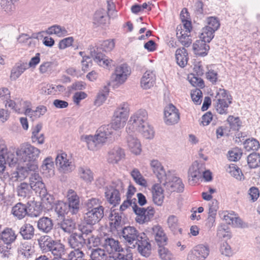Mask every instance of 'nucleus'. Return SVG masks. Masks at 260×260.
Wrapping results in <instances>:
<instances>
[{"label":"nucleus","instance_id":"1","mask_svg":"<svg viewBox=\"0 0 260 260\" xmlns=\"http://www.w3.org/2000/svg\"><path fill=\"white\" fill-rule=\"evenodd\" d=\"M121 236L130 248H138L139 252L145 257H148L151 253V244L148 242L144 233L140 234L133 226H127L120 231Z\"/></svg>","mask_w":260,"mask_h":260},{"label":"nucleus","instance_id":"2","mask_svg":"<svg viewBox=\"0 0 260 260\" xmlns=\"http://www.w3.org/2000/svg\"><path fill=\"white\" fill-rule=\"evenodd\" d=\"M115 46L113 40H106L101 42L98 45L90 48V54L94 60L100 66L108 67L112 60L107 58L103 52H110Z\"/></svg>","mask_w":260,"mask_h":260},{"label":"nucleus","instance_id":"3","mask_svg":"<svg viewBox=\"0 0 260 260\" xmlns=\"http://www.w3.org/2000/svg\"><path fill=\"white\" fill-rule=\"evenodd\" d=\"M17 156L22 161L34 162L39 157L40 150L28 143H24L16 150Z\"/></svg>","mask_w":260,"mask_h":260},{"label":"nucleus","instance_id":"4","mask_svg":"<svg viewBox=\"0 0 260 260\" xmlns=\"http://www.w3.org/2000/svg\"><path fill=\"white\" fill-rule=\"evenodd\" d=\"M148 114L144 109H140L131 116L128 122L126 132L131 133L147 122Z\"/></svg>","mask_w":260,"mask_h":260},{"label":"nucleus","instance_id":"5","mask_svg":"<svg viewBox=\"0 0 260 260\" xmlns=\"http://www.w3.org/2000/svg\"><path fill=\"white\" fill-rule=\"evenodd\" d=\"M134 200L133 210L137 215L136 221L140 224L150 221L154 214L155 211L153 208L152 207H148L147 208L139 207L136 203V199H134Z\"/></svg>","mask_w":260,"mask_h":260},{"label":"nucleus","instance_id":"6","mask_svg":"<svg viewBox=\"0 0 260 260\" xmlns=\"http://www.w3.org/2000/svg\"><path fill=\"white\" fill-rule=\"evenodd\" d=\"M28 206L22 203H17L12 209L13 215L18 219H23L26 215L31 217H38L40 214V211L31 212V209L27 210Z\"/></svg>","mask_w":260,"mask_h":260},{"label":"nucleus","instance_id":"7","mask_svg":"<svg viewBox=\"0 0 260 260\" xmlns=\"http://www.w3.org/2000/svg\"><path fill=\"white\" fill-rule=\"evenodd\" d=\"M104 215V208L102 206H98L93 209H88L84 214V220L90 224L94 225L101 220Z\"/></svg>","mask_w":260,"mask_h":260},{"label":"nucleus","instance_id":"8","mask_svg":"<svg viewBox=\"0 0 260 260\" xmlns=\"http://www.w3.org/2000/svg\"><path fill=\"white\" fill-rule=\"evenodd\" d=\"M130 74L131 70L129 67L123 63L116 68L114 73L111 76V79L118 84H122L125 82Z\"/></svg>","mask_w":260,"mask_h":260},{"label":"nucleus","instance_id":"9","mask_svg":"<svg viewBox=\"0 0 260 260\" xmlns=\"http://www.w3.org/2000/svg\"><path fill=\"white\" fill-rule=\"evenodd\" d=\"M209 251L207 245L199 244L189 252L187 260H205L208 256Z\"/></svg>","mask_w":260,"mask_h":260},{"label":"nucleus","instance_id":"10","mask_svg":"<svg viewBox=\"0 0 260 260\" xmlns=\"http://www.w3.org/2000/svg\"><path fill=\"white\" fill-rule=\"evenodd\" d=\"M164 181H165L164 186L170 192H181L184 190V184L181 179L177 177H171L169 175H168L167 179H165Z\"/></svg>","mask_w":260,"mask_h":260},{"label":"nucleus","instance_id":"11","mask_svg":"<svg viewBox=\"0 0 260 260\" xmlns=\"http://www.w3.org/2000/svg\"><path fill=\"white\" fill-rule=\"evenodd\" d=\"M164 116L165 123L167 125H173L177 123L180 118L178 110L172 104H170L165 107Z\"/></svg>","mask_w":260,"mask_h":260},{"label":"nucleus","instance_id":"12","mask_svg":"<svg viewBox=\"0 0 260 260\" xmlns=\"http://www.w3.org/2000/svg\"><path fill=\"white\" fill-rule=\"evenodd\" d=\"M68 200L67 204L69 212L73 215L77 214L80 208L79 198L72 189L69 190Z\"/></svg>","mask_w":260,"mask_h":260},{"label":"nucleus","instance_id":"13","mask_svg":"<svg viewBox=\"0 0 260 260\" xmlns=\"http://www.w3.org/2000/svg\"><path fill=\"white\" fill-rule=\"evenodd\" d=\"M111 229L112 231L116 230L117 232L121 231L123 228L122 226L125 222L122 217V213H118L114 210L111 211L109 216Z\"/></svg>","mask_w":260,"mask_h":260},{"label":"nucleus","instance_id":"14","mask_svg":"<svg viewBox=\"0 0 260 260\" xmlns=\"http://www.w3.org/2000/svg\"><path fill=\"white\" fill-rule=\"evenodd\" d=\"M102 246L107 252L108 254L122 251V248L120 247L118 240L108 236H104Z\"/></svg>","mask_w":260,"mask_h":260},{"label":"nucleus","instance_id":"15","mask_svg":"<svg viewBox=\"0 0 260 260\" xmlns=\"http://www.w3.org/2000/svg\"><path fill=\"white\" fill-rule=\"evenodd\" d=\"M55 161L56 166L59 167L64 173L71 172L75 168L72 162L69 161L67 158V154L65 153L57 154Z\"/></svg>","mask_w":260,"mask_h":260},{"label":"nucleus","instance_id":"16","mask_svg":"<svg viewBox=\"0 0 260 260\" xmlns=\"http://www.w3.org/2000/svg\"><path fill=\"white\" fill-rule=\"evenodd\" d=\"M98 134L95 135V142L97 147L106 142L107 139L112 134L113 131L109 125L101 126L97 131Z\"/></svg>","mask_w":260,"mask_h":260},{"label":"nucleus","instance_id":"17","mask_svg":"<svg viewBox=\"0 0 260 260\" xmlns=\"http://www.w3.org/2000/svg\"><path fill=\"white\" fill-rule=\"evenodd\" d=\"M127 133V136L126 139L128 148L133 153L136 155L140 154L142 151L140 141L134 135V132Z\"/></svg>","mask_w":260,"mask_h":260},{"label":"nucleus","instance_id":"18","mask_svg":"<svg viewBox=\"0 0 260 260\" xmlns=\"http://www.w3.org/2000/svg\"><path fill=\"white\" fill-rule=\"evenodd\" d=\"M70 246L75 249H81L86 244V238L77 232L73 233L69 237Z\"/></svg>","mask_w":260,"mask_h":260},{"label":"nucleus","instance_id":"19","mask_svg":"<svg viewBox=\"0 0 260 260\" xmlns=\"http://www.w3.org/2000/svg\"><path fill=\"white\" fill-rule=\"evenodd\" d=\"M53 220L46 216L40 218L37 221V228L39 231L48 234L51 232L53 228Z\"/></svg>","mask_w":260,"mask_h":260},{"label":"nucleus","instance_id":"20","mask_svg":"<svg viewBox=\"0 0 260 260\" xmlns=\"http://www.w3.org/2000/svg\"><path fill=\"white\" fill-rule=\"evenodd\" d=\"M150 166L153 173L156 175L160 183L164 181L165 179H167L168 174H166L163 166L158 160L156 159L151 160Z\"/></svg>","mask_w":260,"mask_h":260},{"label":"nucleus","instance_id":"21","mask_svg":"<svg viewBox=\"0 0 260 260\" xmlns=\"http://www.w3.org/2000/svg\"><path fill=\"white\" fill-rule=\"evenodd\" d=\"M38 241L39 247L43 252H49L56 241L48 235L41 236Z\"/></svg>","mask_w":260,"mask_h":260},{"label":"nucleus","instance_id":"22","mask_svg":"<svg viewBox=\"0 0 260 260\" xmlns=\"http://www.w3.org/2000/svg\"><path fill=\"white\" fill-rule=\"evenodd\" d=\"M210 47L206 42L200 39L197 40L193 44L194 53L199 56H205L207 55Z\"/></svg>","mask_w":260,"mask_h":260},{"label":"nucleus","instance_id":"23","mask_svg":"<svg viewBox=\"0 0 260 260\" xmlns=\"http://www.w3.org/2000/svg\"><path fill=\"white\" fill-rule=\"evenodd\" d=\"M124 156L123 149L119 147H115L108 153V161L111 164H116Z\"/></svg>","mask_w":260,"mask_h":260},{"label":"nucleus","instance_id":"24","mask_svg":"<svg viewBox=\"0 0 260 260\" xmlns=\"http://www.w3.org/2000/svg\"><path fill=\"white\" fill-rule=\"evenodd\" d=\"M152 198L154 203L161 206L164 202V190L159 184H155L152 187Z\"/></svg>","mask_w":260,"mask_h":260},{"label":"nucleus","instance_id":"25","mask_svg":"<svg viewBox=\"0 0 260 260\" xmlns=\"http://www.w3.org/2000/svg\"><path fill=\"white\" fill-rule=\"evenodd\" d=\"M155 81V75L152 71H147L143 75L141 80V86L144 89H149L153 86Z\"/></svg>","mask_w":260,"mask_h":260},{"label":"nucleus","instance_id":"26","mask_svg":"<svg viewBox=\"0 0 260 260\" xmlns=\"http://www.w3.org/2000/svg\"><path fill=\"white\" fill-rule=\"evenodd\" d=\"M105 196L108 202L113 206H116L120 202V194L118 192L113 191L108 187L105 190Z\"/></svg>","mask_w":260,"mask_h":260},{"label":"nucleus","instance_id":"27","mask_svg":"<svg viewBox=\"0 0 260 260\" xmlns=\"http://www.w3.org/2000/svg\"><path fill=\"white\" fill-rule=\"evenodd\" d=\"M19 233L24 240H31L35 236V228L32 224L25 223L20 228Z\"/></svg>","mask_w":260,"mask_h":260},{"label":"nucleus","instance_id":"28","mask_svg":"<svg viewBox=\"0 0 260 260\" xmlns=\"http://www.w3.org/2000/svg\"><path fill=\"white\" fill-rule=\"evenodd\" d=\"M108 19L107 13L103 9L96 11L94 15L93 23L96 26L104 25Z\"/></svg>","mask_w":260,"mask_h":260},{"label":"nucleus","instance_id":"29","mask_svg":"<svg viewBox=\"0 0 260 260\" xmlns=\"http://www.w3.org/2000/svg\"><path fill=\"white\" fill-rule=\"evenodd\" d=\"M177 64L184 68L187 63L188 57L187 50L184 48L177 49L175 53Z\"/></svg>","mask_w":260,"mask_h":260},{"label":"nucleus","instance_id":"30","mask_svg":"<svg viewBox=\"0 0 260 260\" xmlns=\"http://www.w3.org/2000/svg\"><path fill=\"white\" fill-rule=\"evenodd\" d=\"M15 232L11 228H6L1 233V239L7 245H10L16 239Z\"/></svg>","mask_w":260,"mask_h":260},{"label":"nucleus","instance_id":"31","mask_svg":"<svg viewBox=\"0 0 260 260\" xmlns=\"http://www.w3.org/2000/svg\"><path fill=\"white\" fill-rule=\"evenodd\" d=\"M129 109L128 105L126 103L121 104L116 109L114 113V116L121 118L123 120L126 121L128 116Z\"/></svg>","mask_w":260,"mask_h":260},{"label":"nucleus","instance_id":"32","mask_svg":"<svg viewBox=\"0 0 260 260\" xmlns=\"http://www.w3.org/2000/svg\"><path fill=\"white\" fill-rule=\"evenodd\" d=\"M31 189L28 184L25 182L20 183L16 188L17 195L20 198L19 200L29 198L31 193Z\"/></svg>","mask_w":260,"mask_h":260},{"label":"nucleus","instance_id":"33","mask_svg":"<svg viewBox=\"0 0 260 260\" xmlns=\"http://www.w3.org/2000/svg\"><path fill=\"white\" fill-rule=\"evenodd\" d=\"M18 252L25 258H29L34 253V249L29 242H24L21 243L18 248Z\"/></svg>","mask_w":260,"mask_h":260},{"label":"nucleus","instance_id":"34","mask_svg":"<svg viewBox=\"0 0 260 260\" xmlns=\"http://www.w3.org/2000/svg\"><path fill=\"white\" fill-rule=\"evenodd\" d=\"M93 225L84 220L82 223L78 225V230L80 232L78 233L86 238L91 236V235H92V233L94 230Z\"/></svg>","mask_w":260,"mask_h":260},{"label":"nucleus","instance_id":"35","mask_svg":"<svg viewBox=\"0 0 260 260\" xmlns=\"http://www.w3.org/2000/svg\"><path fill=\"white\" fill-rule=\"evenodd\" d=\"M78 174L80 178L87 183H90L93 180V174L87 167H80Z\"/></svg>","mask_w":260,"mask_h":260},{"label":"nucleus","instance_id":"36","mask_svg":"<svg viewBox=\"0 0 260 260\" xmlns=\"http://www.w3.org/2000/svg\"><path fill=\"white\" fill-rule=\"evenodd\" d=\"M104 237H100L98 235H91L86 238V243L85 245L89 249H92V247L102 246Z\"/></svg>","mask_w":260,"mask_h":260},{"label":"nucleus","instance_id":"37","mask_svg":"<svg viewBox=\"0 0 260 260\" xmlns=\"http://www.w3.org/2000/svg\"><path fill=\"white\" fill-rule=\"evenodd\" d=\"M203 170H201L198 164H193L189 169V180L191 178L193 181H198L202 176Z\"/></svg>","mask_w":260,"mask_h":260},{"label":"nucleus","instance_id":"38","mask_svg":"<svg viewBox=\"0 0 260 260\" xmlns=\"http://www.w3.org/2000/svg\"><path fill=\"white\" fill-rule=\"evenodd\" d=\"M90 255L92 260H108L109 256L104 249L100 248L92 249Z\"/></svg>","mask_w":260,"mask_h":260},{"label":"nucleus","instance_id":"39","mask_svg":"<svg viewBox=\"0 0 260 260\" xmlns=\"http://www.w3.org/2000/svg\"><path fill=\"white\" fill-rule=\"evenodd\" d=\"M26 68V64L17 63L11 70L10 75L11 80H16L25 71Z\"/></svg>","mask_w":260,"mask_h":260},{"label":"nucleus","instance_id":"40","mask_svg":"<svg viewBox=\"0 0 260 260\" xmlns=\"http://www.w3.org/2000/svg\"><path fill=\"white\" fill-rule=\"evenodd\" d=\"M53 209L59 218L63 217L66 214L70 212L68 209L67 203L62 201H57L54 204Z\"/></svg>","mask_w":260,"mask_h":260},{"label":"nucleus","instance_id":"41","mask_svg":"<svg viewBox=\"0 0 260 260\" xmlns=\"http://www.w3.org/2000/svg\"><path fill=\"white\" fill-rule=\"evenodd\" d=\"M59 226L66 233H71L75 228L76 223L71 218H64L58 223Z\"/></svg>","mask_w":260,"mask_h":260},{"label":"nucleus","instance_id":"42","mask_svg":"<svg viewBox=\"0 0 260 260\" xmlns=\"http://www.w3.org/2000/svg\"><path fill=\"white\" fill-rule=\"evenodd\" d=\"M136 131L140 132L146 139H151L154 137V131L153 128L148 122L141 126Z\"/></svg>","mask_w":260,"mask_h":260},{"label":"nucleus","instance_id":"43","mask_svg":"<svg viewBox=\"0 0 260 260\" xmlns=\"http://www.w3.org/2000/svg\"><path fill=\"white\" fill-rule=\"evenodd\" d=\"M131 175L137 184L143 187L147 186V182L146 180L144 178L138 169H133L131 172Z\"/></svg>","mask_w":260,"mask_h":260},{"label":"nucleus","instance_id":"44","mask_svg":"<svg viewBox=\"0 0 260 260\" xmlns=\"http://www.w3.org/2000/svg\"><path fill=\"white\" fill-rule=\"evenodd\" d=\"M213 103L215 104L216 110L218 113L220 114L228 113V108L230 104L226 103L225 99H214Z\"/></svg>","mask_w":260,"mask_h":260},{"label":"nucleus","instance_id":"45","mask_svg":"<svg viewBox=\"0 0 260 260\" xmlns=\"http://www.w3.org/2000/svg\"><path fill=\"white\" fill-rule=\"evenodd\" d=\"M50 252L55 257L62 256L65 254L64 245L60 241L56 240Z\"/></svg>","mask_w":260,"mask_h":260},{"label":"nucleus","instance_id":"46","mask_svg":"<svg viewBox=\"0 0 260 260\" xmlns=\"http://www.w3.org/2000/svg\"><path fill=\"white\" fill-rule=\"evenodd\" d=\"M49 35H56L58 37H63L68 35V31L64 27L59 25H54L48 28L46 31Z\"/></svg>","mask_w":260,"mask_h":260},{"label":"nucleus","instance_id":"47","mask_svg":"<svg viewBox=\"0 0 260 260\" xmlns=\"http://www.w3.org/2000/svg\"><path fill=\"white\" fill-rule=\"evenodd\" d=\"M247 160L250 168H256L260 166V154L258 153L253 152L247 156Z\"/></svg>","mask_w":260,"mask_h":260},{"label":"nucleus","instance_id":"48","mask_svg":"<svg viewBox=\"0 0 260 260\" xmlns=\"http://www.w3.org/2000/svg\"><path fill=\"white\" fill-rule=\"evenodd\" d=\"M168 225L169 229L174 233L177 234L179 232L182 234V230L179 228L178 219L175 215H170L168 218Z\"/></svg>","mask_w":260,"mask_h":260},{"label":"nucleus","instance_id":"49","mask_svg":"<svg viewBox=\"0 0 260 260\" xmlns=\"http://www.w3.org/2000/svg\"><path fill=\"white\" fill-rule=\"evenodd\" d=\"M47 111V108L44 106H38L35 110H32L30 108H27L25 111V114L31 117L32 116L40 117L43 115Z\"/></svg>","mask_w":260,"mask_h":260},{"label":"nucleus","instance_id":"50","mask_svg":"<svg viewBox=\"0 0 260 260\" xmlns=\"http://www.w3.org/2000/svg\"><path fill=\"white\" fill-rule=\"evenodd\" d=\"M244 146L246 151L257 150L260 147L259 142L254 138L248 139L244 142Z\"/></svg>","mask_w":260,"mask_h":260},{"label":"nucleus","instance_id":"51","mask_svg":"<svg viewBox=\"0 0 260 260\" xmlns=\"http://www.w3.org/2000/svg\"><path fill=\"white\" fill-rule=\"evenodd\" d=\"M214 32H215L212 31L211 28L205 26L202 29L200 39L206 43H209L214 38Z\"/></svg>","mask_w":260,"mask_h":260},{"label":"nucleus","instance_id":"52","mask_svg":"<svg viewBox=\"0 0 260 260\" xmlns=\"http://www.w3.org/2000/svg\"><path fill=\"white\" fill-rule=\"evenodd\" d=\"M108 93V88L105 86L102 92H100L97 95L96 98L94 101V104L98 106H101L106 101Z\"/></svg>","mask_w":260,"mask_h":260},{"label":"nucleus","instance_id":"53","mask_svg":"<svg viewBox=\"0 0 260 260\" xmlns=\"http://www.w3.org/2000/svg\"><path fill=\"white\" fill-rule=\"evenodd\" d=\"M33 189L36 193H39L40 197L42 198H46L47 200L49 198L47 197L48 196L47 189L45 187V184L42 183H38L36 186L32 187L31 188Z\"/></svg>","mask_w":260,"mask_h":260},{"label":"nucleus","instance_id":"54","mask_svg":"<svg viewBox=\"0 0 260 260\" xmlns=\"http://www.w3.org/2000/svg\"><path fill=\"white\" fill-rule=\"evenodd\" d=\"M14 0H1L2 9L7 13H11L15 10Z\"/></svg>","mask_w":260,"mask_h":260},{"label":"nucleus","instance_id":"55","mask_svg":"<svg viewBox=\"0 0 260 260\" xmlns=\"http://www.w3.org/2000/svg\"><path fill=\"white\" fill-rule=\"evenodd\" d=\"M229 173L238 180H241L244 179V176L241 170L234 164L230 166Z\"/></svg>","mask_w":260,"mask_h":260},{"label":"nucleus","instance_id":"56","mask_svg":"<svg viewBox=\"0 0 260 260\" xmlns=\"http://www.w3.org/2000/svg\"><path fill=\"white\" fill-rule=\"evenodd\" d=\"M227 121L230 124V128L234 131H238L241 126V121L239 117L229 116Z\"/></svg>","mask_w":260,"mask_h":260},{"label":"nucleus","instance_id":"57","mask_svg":"<svg viewBox=\"0 0 260 260\" xmlns=\"http://www.w3.org/2000/svg\"><path fill=\"white\" fill-rule=\"evenodd\" d=\"M126 121L123 120L121 118L116 117L113 116L112 121L111 124H109L111 127L112 131L117 130L123 128Z\"/></svg>","mask_w":260,"mask_h":260},{"label":"nucleus","instance_id":"58","mask_svg":"<svg viewBox=\"0 0 260 260\" xmlns=\"http://www.w3.org/2000/svg\"><path fill=\"white\" fill-rule=\"evenodd\" d=\"M108 188L113 191L118 192V193L120 194L121 192L124 191V186L121 180L117 179L113 180L112 181V185Z\"/></svg>","mask_w":260,"mask_h":260},{"label":"nucleus","instance_id":"59","mask_svg":"<svg viewBox=\"0 0 260 260\" xmlns=\"http://www.w3.org/2000/svg\"><path fill=\"white\" fill-rule=\"evenodd\" d=\"M27 174V172L26 168L23 167L17 168V170L11 174V179L13 181H17L19 178L24 177Z\"/></svg>","mask_w":260,"mask_h":260},{"label":"nucleus","instance_id":"60","mask_svg":"<svg viewBox=\"0 0 260 260\" xmlns=\"http://www.w3.org/2000/svg\"><path fill=\"white\" fill-rule=\"evenodd\" d=\"M191 98L193 102L197 105H200L202 101L203 93L200 89H196L191 92Z\"/></svg>","mask_w":260,"mask_h":260},{"label":"nucleus","instance_id":"61","mask_svg":"<svg viewBox=\"0 0 260 260\" xmlns=\"http://www.w3.org/2000/svg\"><path fill=\"white\" fill-rule=\"evenodd\" d=\"M85 254L81 249H75L70 252L68 255L70 260H83L84 258Z\"/></svg>","mask_w":260,"mask_h":260},{"label":"nucleus","instance_id":"62","mask_svg":"<svg viewBox=\"0 0 260 260\" xmlns=\"http://www.w3.org/2000/svg\"><path fill=\"white\" fill-rule=\"evenodd\" d=\"M5 156H6V162L9 164L10 167H12L17 165L18 158L14 153L7 151L5 153Z\"/></svg>","mask_w":260,"mask_h":260},{"label":"nucleus","instance_id":"63","mask_svg":"<svg viewBox=\"0 0 260 260\" xmlns=\"http://www.w3.org/2000/svg\"><path fill=\"white\" fill-rule=\"evenodd\" d=\"M54 162L53 159L49 157L46 158L44 160L41 167L43 173H45V171H47L48 173H49L50 171L52 170Z\"/></svg>","mask_w":260,"mask_h":260},{"label":"nucleus","instance_id":"64","mask_svg":"<svg viewBox=\"0 0 260 260\" xmlns=\"http://www.w3.org/2000/svg\"><path fill=\"white\" fill-rule=\"evenodd\" d=\"M228 154L229 160L236 161L241 158L242 153L240 149L236 148L229 151Z\"/></svg>","mask_w":260,"mask_h":260}]
</instances>
